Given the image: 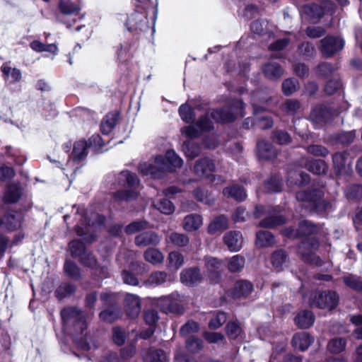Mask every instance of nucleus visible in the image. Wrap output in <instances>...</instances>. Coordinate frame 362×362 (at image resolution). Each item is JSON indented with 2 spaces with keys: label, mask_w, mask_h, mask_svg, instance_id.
I'll use <instances>...</instances> for the list:
<instances>
[{
  "label": "nucleus",
  "mask_w": 362,
  "mask_h": 362,
  "mask_svg": "<svg viewBox=\"0 0 362 362\" xmlns=\"http://www.w3.org/2000/svg\"><path fill=\"white\" fill-rule=\"evenodd\" d=\"M119 180L124 182L129 189L117 191L115 193L113 199L115 202H129L135 199L138 195L137 187L139 180L136 174L129 171H122Z\"/></svg>",
  "instance_id": "obj_1"
},
{
  "label": "nucleus",
  "mask_w": 362,
  "mask_h": 362,
  "mask_svg": "<svg viewBox=\"0 0 362 362\" xmlns=\"http://www.w3.org/2000/svg\"><path fill=\"white\" fill-rule=\"evenodd\" d=\"M322 192L318 189L300 191L297 192L296 199L300 202H308L316 212L322 214L332 209V204L322 199Z\"/></svg>",
  "instance_id": "obj_2"
},
{
  "label": "nucleus",
  "mask_w": 362,
  "mask_h": 362,
  "mask_svg": "<svg viewBox=\"0 0 362 362\" xmlns=\"http://www.w3.org/2000/svg\"><path fill=\"white\" fill-rule=\"evenodd\" d=\"M211 117L218 122H230L237 117H243V103L241 100H233L229 107L214 110Z\"/></svg>",
  "instance_id": "obj_3"
},
{
  "label": "nucleus",
  "mask_w": 362,
  "mask_h": 362,
  "mask_svg": "<svg viewBox=\"0 0 362 362\" xmlns=\"http://www.w3.org/2000/svg\"><path fill=\"white\" fill-rule=\"evenodd\" d=\"M64 329H67L70 326L74 325L77 331L80 330L81 334L86 329V324L84 319V315L75 308H64L61 312Z\"/></svg>",
  "instance_id": "obj_4"
},
{
  "label": "nucleus",
  "mask_w": 362,
  "mask_h": 362,
  "mask_svg": "<svg viewBox=\"0 0 362 362\" xmlns=\"http://www.w3.org/2000/svg\"><path fill=\"white\" fill-rule=\"evenodd\" d=\"M339 303V296L334 291L327 293L315 292L312 295L309 302L311 307L321 309L332 310L335 308Z\"/></svg>",
  "instance_id": "obj_5"
},
{
  "label": "nucleus",
  "mask_w": 362,
  "mask_h": 362,
  "mask_svg": "<svg viewBox=\"0 0 362 362\" xmlns=\"http://www.w3.org/2000/svg\"><path fill=\"white\" fill-rule=\"evenodd\" d=\"M319 247L318 241L313 238H308L300 243L298 246V252L302 259L312 264H320L319 257L315 256V252Z\"/></svg>",
  "instance_id": "obj_6"
},
{
  "label": "nucleus",
  "mask_w": 362,
  "mask_h": 362,
  "mask_svg": "<svg viewBox=\"0 0 362 362\" xmlns=\"http://www.w3.org/2000/svg\"><path fill=\"white\" fill-rule=\"evenodd\" d=\"M213 129V123L208 114L201 117L196 123L182 128L181 132L185 136L193 139L199 137L204 132H209Z\"/></svg>",
  "instance_id": "obj_7"
},
{
  "label": "nucleus",
  "mask_w": 362,
  "mask_h": 362,
  "mask_svg": "<svg viewBox=\"0 0 362 362\" xmlns=\"http://www.w3.org/2000/svg\"><path fill=\"white\" fill-rule=\"evenodd\" d=\"M320 226L315 225L308 221H302L299 223V228L294 230L291 228H286L282 230V234L289 238H296L299 236L308 235L317 233Z\"/></svg>",
  "instance_id": "obj_8"
},
{
  "label": "nucleus",
  "mask_w": 362,
  "mask_h": 362,
  "mask_svg": "<svg viewBox=\"0 0 362 362\" xmlns=\"http://www.w3.org/2000/svg\"><path fill=\"white\" fill-rule=\"evenodd\" d=\"M344 40L340 37L327 36L321 40V52L327 57H332L341 50Z\"/></svg>",
  "instance_id": "obj_9"
},
{
  "label": "nucleus",
  "mask_w": 362,
  "mask_h": 362,
  "mask_svg": "<svg viewBox=\"0 0 362 362\" xmlns=\"http://www.w3.org/2000/svg\"><path fill=\"white\" fill-rule=\"evenodd\" d=\"M333 116L334 113L332 112L329 107L319 105L313 108L310 115V119L315 125L320 127L327 122Z\"/></svg>",
  "instance_id": "obj_10"
},
{
  "label": "nucleus",
  "mask_w": 362,
  "mask_h": 362,
  "mask_svg": "<svg viewBox=\"0 0 362 362\" xmlns=\"http://www.w3.org/2000/svg\"><path fill=\"white\" fill-rule=\"evenodd\" d=\"M183 161L174 151H168L163 160H160V172L166 170L173 172L182 167Z\"/></svg>",
  "instance_id": "obj_11"
},
{
  "label": "nucleus",
  "mask_w": 362,
  "mask_h": 362,
  "mask_svg": "<svg viewBox=\"0 0 362 362\" xmlns=\"http://www.w3.org/2000/svg\"><path fill=\"white\" fill-rule=\"evenodd\" d=\"M222 262L212 257L205 258V269L209 278L213 281H218L222 269Z\"/></svg>",
  "instance_id": "obj_12"
},
{
  "label": "nucleus",
  "mask_w": 362,
  "mask_h": 362,
  "mask_svg": "<svg viewBox=\"0 0 362 362\" xmlns=\"http://www.w3.org/2000/svg\"><path fill=\"white\" fill-rule=\"evenodd\" d=\"M215 170V165L209 158L198 160L194 166V173L199 177H209Z\"/></svg>",
  "instance_id": "obj_13"
},
{
  "label": "nucleus",
  "mask_w": 362,
  "mask_h": 362,
  "mask_svg": "<svg viewBox=\"0 0 362 362\" xmlns=\"http://www.w3.org/2000/svg\"><path fill=\"white\" fill-rule=\"evenodd\" d=\"M180 280L185 285L192 286L201 283L202 276L198 268H189L186 269L181 272Z\"/></svg>",
  "instance_id": "obj_14"
},
{
  "label": "nucleus",
  "mask_w": 362,
  "mask_h": 362,
  "mask_svg": "<svg viewBox=\"0 0 362 362\" xmlns=\"http://www.w3.org/2000/svg\"><path fill=\"white\" fill-rule=\"evenodd\" d=\"M88 142L86 140L81 139L76 141L74 144L71 154L72 160L69 161L68 163L69 164L71 162L78 163L83 160L88 155Z\"/></svg>",
  "instance_id": "obj_15"
},
{
  "label": "nucleus",
  "mask_w": 362,
  "mask_h": 362,
  "mask_svg": "<svg viewBox=\"0 0 362 362\" xmlns=\"http://www.w3.org/2000/svg\"><path fill=\"white\" fill-rule=\"evenodd\" d=\"M125 308L127 315L136 318L141 312L139 298L134 294H127L125 296Z\"/></svg>",
  "instance_id": "obj_16"
},
{
  "label": "nucleus",
  "mask_w": 362,
  "mask_h": 362,
  "mask_svg": "<svg viewBox=\"0 0 362 362\" xmlns=\"http://www.w3.org/2000/svg\"><path fill=\"white\" fill-rule=\"evenodd\" d=\"M223 240L230 251H238L242 247L243 237L239 231H230L227 233Z\"/></svg>",
  "instance_id": "obj_17"
},
{
  "label": "nucleus",
  "mask_w": 362,
  "mask_h": 362,
  "mask_svg": "<svg viewBox=\"0 0 362 362\" xmlns=\"http://www.w3.org/2000/svg\"><path fill=\"white\" fill-rule=\"evenodd\" d=\"M1 70L6 83H15L21 80L22 74L20 69L10 66L8 63H4Z\"/></svg>",
  "instance_id": "obj_18"
},
{
  "label": "nucleus",
  "mask_w": 362,
  "mask_h": 362,
  "mask_svg": "<svg viewBox=\"0 0 362 362\" xmlns=\"http://www.w3.org/2000/svg\"><path fill=\"white\" fill-rule=\"evenodd\" d=\"M313 341V337L305 332L296 334L292 339L293 346L301 351L306 350Z\"/></svg>",
  "instance_id": "obj_19"
},
{
  "label": "nucleus",
  "mask_w": 362,
  "mask_h": 362,
  "mask_svg": "<svg viewBox=\"0 0 362 362\" xmlns=\"http://www.w3.org/2000/svg\"><path fill=\"white\" fill-rule=\"evenodd\" d=\"M139 170L144 175L156 179L158 171V156H155L153 160L141 163L139 166Z\"/></svg>",
  "instance_id": "obj_20"
},
{
  "label": "nucleus",
  "mask_w": 362,
  "mask_h": 362,
  "mask_svg": "<svg viewBox=\"0 0 362 362\" xmlns=\"http://www.w3.org/2000/svg\"><path fill=\"white\" fill-rule=\"evenodd\" d=\"M23 215L20 212L9 211L5 216L4 225L8 230H14L21 226Z\"/></svg>",
  "instance_id": "obj_21"
},
{
  "label": "nucleus",
  "mask_w": 362,
  "mask_h": 362,
  "mask_svg": "<svg viewBox=\"0 0 362 362\" xmlns=\"http://www.w3.org/2000/svg\"><path fill=\"white\" fill-rule=\"evenodd\" d=\"M228 228V219L224 215L216 216L208 226L210 234L221 233Z\"/></svg>",
  "instance_id": "obj_22"
},
{
  "label": "nucleus",
  "mask_w": 362,
  "mask_h": 362,
  "mask_svg": "<svg viewBox=\"0 0 362 362\" xmlns=\"http://www.w3.org/2000/svg\"><path fill=\"white\" fill-rule=\"evenodd\" d=\"M182 224L185 230L196 231L202 226L203 218L199 214H192L185 217Z\"/></svg>",
  "instance_id": "obj_23"
},
{
  "label": "nucleus",
  "mask_w": 362,
  "mask_h": 362,
  "mask_svg": "<svg viewBox=\"0 0 362 362\" xmlns=\"http://www.w3.org/2000/svg\"><path fill=\"white\" fill-rule=\"evenodd\" d=\"M257 146L258 156L261 159L272 160L277 155L276 149L268 142L264 141H259Z\"/></svg>",
  "instance_id": "obj_24"
},
{
  "label": "nucleus",
  "mask_w": 362,
  "mask_h": 362,
  "mask_svg": "<svg viewBox=\"0 0 362 362\" xmlns=\"http://www.w3.org/2000/svg\"><path fill=\"white\" fill-rule=\"evenodd\" d=\"M262 71L264 76L270 80L279 78L284 73L280 64L274 62L265 64L262 67Z\"/></svg>",
  "instance_id": "obj_25"
},
{
  "label": "nucleus",
  "mask_w": 362,
  "mask_h": 362,
  "mask_svg": "<svg viewBox=\"0 0 362 362\" xmlns=\"http://www.w3.org/2000/svg\"><path fill=\"white\" fill-rule=\"evenodd\" d=\"M223 193L225 197L233 198L238 202L245 200L247 197L245 189L237 184L224 188Z\"/></svg>",
  "instance_id": "obj_26"
},
{
  "label": "nucleus",
  "mask_w": 362,
  "mask_h": 362,
  "mask_svg": "<svg viewBox=\"0 0 362 362\" xmlns=\"http://www.w3.org/2000/svg\"><path fill=\"white\" fill-rule=\"evenodd\" d=\"M144 320L149 326V328L141 334V337L143 339L149 338L154 332L156 329V323L158 320L157 313L155 310H148L144 313Z\"/></svg>",
  "instance_id": "obj_27"
},
{
  "label": "nucleus",
  "mask_w": 362,
  "mask_h": 362,
  "mask_svg": "<svg viewBox=\"0 0 362 362\" xmlns=\"http://www.w3.org/2000/svg\"><path fill=\"white\" fill-rule=\"evenodd\" d=\"M333 165L337 173H341L344 170L346 171L350 165L349 155L347 153H336L333 157Z\"/></svg>",
  "instance_id": "obj_28"
},
{
  "label": "nucleus",
  "mask_w": 362,
  "mask_h": 362,
  "mask_svg": "<svg viewBox=\"0 0 362 362\" xmlns=\"http://www.w3.org/2000/svg\"><path fill=\"white\" fill-rule=\"evenodd\" d=\"M315 321V317L312 312L303 310L300 312L295 318V322L298 327L302 329H306L313 325Z\"/></svg>",
  "instance_id": "obj_29"
},
{
  "label": "nucleus",
  "mask_w": 362,
  "mask_h": 362,
  "mask_svg": "<svg viewBox=\"0 0 362 362\" xmlns=\"http://www.w3.org/2000/svg\"><path fill=\"white\" fill-rule=\"evenodd\" d=\"M252 288L250 282L244 280L238 281L234 286L233 295L235 298L246 296L251 293Z\"/></svg>",
  "instance_id": "obj_30"
},
{
  "label": "nucleus",
  "mask_w": 362,
  "mask_h": 362,
  "mask_svg": "<svg viewBox=\"0 0 362 362\" xmlns=\"http://www.w3.org/2000/svg\"><path fill=\"white\" fill-rule=\"evenodd\" d=\"M21 195V188L17 184L9 185L4 192V201L6 203H15Z\"/></svg>",
  "instance_id": "obj_31"
},
{
  "label": "nucleus",
  "mask_w": 362,
  "mask_h": 362,
  "mask_svg": "<svg viewBox=\"0 0 362 362\" xmlns=\"http://www.w3.org/2000/svg\"><path fill=\"white\" fill-rule=\"evenodd\" d=\"M301 12L310 19L320 18L325 15V11L322 10L321 5L319 6L315 4H310L304 6Z\"/></svg>",
  "instance_id": "obj_32"
},
{
  "label": "nucleus",
  "mask_w": 362,
  "mask_h": 362,
  "mask_svg": "<svg viewBox=\"0 0 362 362\" xmlns=\"http://www.w3.org/2000/svg\"><path fill=\"white\" fill-rule=\"evenodd\" d=\"M133 4L135 6V13L133 14V16H135L134 20L140 22L144 21L142 18H139L137 16H139V13H141V15L146 17L147 10L152 6L151 1L150 0H133Z\"/></svg>",
  "instance_id": "obj_33"
},
{
  "label": "nucleus",
  "mask_w": 362,
  "mask_h": 362,
  "mask_svg": "<svg viewBox=\"0 0 362 362\" xmlns=\"http://www.w3.org/2000/svg\"><path fill=\"white\" fill-rule=\"evenodd\" d=\"M275 243L274 235L269 231L260 230L256 235V244L259 247H269Z\"/></svg>",
  "instance_id": "obj_34"
},
{
  "label": "nucleus",
  "mask_w": 362,
  "mask_h": 362,
  "mask_svg": "<svg viewBox=\"0 0 362 362\" xmlns=\"http://www.w3.org/2000/svg\"><path fill=\"white\" fill-rule=\"evenodd\" d=\"M117 120V115L116 113H109L101 122V132L103 134H108L115 127Z\"/></svg>",
  "instance_id": "obj_35"
},
{
  "label": "nucleus",
  "mask_w": 362,
  "mask_h": 362,
  "mask_svg": "<svg viewBox=\"0 0 362 362\" xmlns=\"http://www.w3.org/2000/svg\"><path fill=\"white\" fill-rule=\"evenodd\" d=\"M310 181V176L308 174L300 171H291L288 173V182L291 184L297 185H307Z\"/></svg>",
  "instance_id": "obj_36"
},
{
  "label": "nucleus",
  "mask_w": 362,
  "mask_h": 362,
  "mask_svg": "<svg viewBox=\"0 0 362 362\" xmlns=\"http://www.w3.org/2000/svg\"><path fill=\"white\" fill-rule=\"evenodd\" d=\"M245 263V258L240 255H234L227 260L228 269L233 273L240 272L244 268Z\"/></svg>",
  "instance_id": "obj_37"
},
{
  "label": "nucleus",
  "mask_w": 362,
  "mask_h": 362,
  "mask_svg": "<svg viewBox=\"0 0 362 362\" xmlns=\"http://www.w3.org/2000/svg\"><path fill=\"white\" fill-rule=\"evenodd\" d=\"M305 167L310 172L317 175L325 173V172L327 171L326 163L322 160H308L305 163Z\"/></svg>",
  "instance_id": "obj_38"
},
{
  "label": "nucleus",
  "mask_w": 362,
  "mask_h": 362,
  "mask_svg": "<svg viewBox=\"0 0 362 362\" xmlns=\"http://www.w3.org/2000/svg\"><path fill=\"white\" fill-rule=\"evenodd\" d=\"M287 255L282 250L275 251L271 257V262L273 267L278 269H283L284 266L286 263Z\"/></svg>",
  "instance_id": "obj_39"
},
{
  "label": "nucleus",
  "mask_w": 362,
  "mask_h": 362,
  "mask_svg": "<svg viewBox=\"0 0 362 362\" xmlns=\"http://www.w3.org/2000/svg\"><path fill=\"white\" fill-rule=\"evenodd\" d=\"M30 47L38 52H47L52 53L53 54H57L58 52V48L55 44H43L38 40H34L30 43Z\"/></svg>",
  "instance_id": "obj_40"
},
{
  "label": "nucleus",
  "mask_w": 362,
  "mask_h": 362,
  "mask_svg": "<svg viewBox=\"0 0 362 362\" xmlns=\"http://www.w3.org/2000/svg\"><path fill=\"white\" fill-rule=\"evenodd\" d=\"M260 15L259 9L255 5H247L241 12L240 16H243V21L255 20Z\"/></svg>",
  "instance_id": "obj_41"
},
{
  "label": "nucleus",
  "mask_w": 362,
  "mask_h": 362,
  "mask_svg": "<svg viewBox=\"0 0 362 362\" xmlns=\"http://www.w3.org/2000/svg\"><path fill=\"white\" fill-rule=\"evenodd\" d=\"M193 197L197 201L202 202L207 205H211L214 202V199L211 197L208 191H205L199 187L192 192Z\"/></svg>",
  "instance_id": "obj_42"
},
{
  "label": "nucleus",
  "mask_w": 362,
  "mask_h": 362,
  "mask_svg": "<svg viewBox=\"0 0 362 362\" xmlns=\"http://www.w3.org/2000/svg\"><path fill=\"white\" fill-rule=\"evenodd\" d=\"M183 151L187 158L193 159L200 153V147L192 141H185L182 146Z\"/></svg>",
  "instance_id": "obj_43"
},
{
  "label": "nucleus",
  "mask_w": 362,
  "mask_h": 362,
  "mask_svg": "<svg viewBox=\"0 0 362 362\" xmlns=\"http://www.w3.org/2000/svg\"><path fill=\"white\" fill-rule=\"evenodd\" d=\"M184 263L183 256L178 252H172L168 255V267L177 270Z\"/></svg>",
  "instance_id": "obj_44"
},
{
  "label": "nucleus",
  "mask_w": 362,
  "mask_h": 362,
  "mask_svg": "<svg viewBox=\"0 0 362 362\" xmlns=\"http://www.w3.org/2000/svg\"><path fill=\"white\" fill-rule=\"evenodd\" d=\"M265 189L268 192H278L281 190L282 184L277 175L271 176L265 182Z\"/></svg>",
  "instance_id": "obj_45"
},
{
  "label": "nucleus",
  "mask_w": 362,
  "mask_h": 362,
  "mask_svg": "<svg viewBox=\"0 0 362 362\" xmlns=\"http://www.w3.org/2000/svg\"><path fill=\"white\" fill-rule=\"evenodd\" d=\"M59 10L65 15L73 14L78 11V7L70 0H59Z\"/></svg>",
  "instance_id": "obj_46"
},
{
  "label": "nucleus",
  "mask_w": 362,
  "mask_h": 362,
  "mask_svg": "<svg viewBox=\"0 0 362 362\" xmlns=\"http://www.w3.org/2000/svg\"><path fill=\"white\" fill-rule=\"evenodd\" d=\"M284 222L285 218L281 216H272L262 220L259 223V226L264 228H273L283 224Z\"/></svg>",
  "instance_id": "obj_47"
},
{
  "label": "nucleus",
  "mask_w": 362,
  "mask_h": 362,
  "mask_svg": "<svg viewBox=\"0 0 362 362\" xmlns=\"http://www.w3.org/2000/svg\"><path fill=\"white\" fill-rule=\"evenodd\" d=\"M119 316V310L116 308H109L100 313V318L107 322H112Z\"/></svg>",
  "instance_id": "obj_48"
},
{
  "label": "nucleus",
  "mask_w": 362,
  "mask_h": 362,
  "mask_svg": "<svg viewBox=\"0 0 362 362\" xmlns=\"http://www.w3.org/2000/svg\"><path fill=\"white\" fill-rule=\"evenodd\" d=\"M328 349L334 354L343 351L346 347V341L341 338L333 339L328 344Z\"/></svg>",
  "instance_id": "obj_49"
},
{
  "label": "nucleus",
  "mask_w": 362,
  "mask_h": 362,
  "mask_svg": "<svg viewBox=\"0 0 362 362\" xmlns=\"http://www.w3.org/2000/svg\"><path fill=\"white\" fill-rule=\"evenodd\" d=\"M157 235L153 233H144L139 235L135 238V243L138 245H148L156 241Z\"/></svg>",
  "instance_id": "obj_50"
},
{
  "label": "nucleus",
  "mask_w": 362,
  "mask_h": 362,
  "mask_svg": "<svg viewBox=\"0 0 362 362\" xmlns=\"http://www.w3.org/2000/svg\"><path fill=\"white\" fill-rule=\"evenodd\" d=\"M180 117L185 122H190L195 118L194 110L188 105H182L179 108Z\"/></svg>",
  "instance_id": "obj_51"
},
{
  "label": "nucleus",
  "mask_w": 362,
  "mask_h": 362,
  "mask_svg": "<svg viewBox=\"0 0 362 362\" xmlns=\"http://www.w3.org/2000/svg\"><path fill=\"white\" fill-rule=\"evenodd\" d=\"M105 217L99 215L96 213H91L90 217L88 218V214L86 213L83 216L82 221L86 223L88 226H100L103 224Z\"/></svg>",
  "instance_id": "obj_52"
},
{
  "label": "nucleus",
  "mask_w": 362,
  "mask_h": 362,
  "mask_svg": "<svg viewBox=\"0 0 362 362\" xmlns=\"http://www.w3.org/2000/svg\"><path fill=\"white\" fill-rule=\"evenodd\" d=\"M346 196L349 199H357L362 197V185H354L349 187L345 191Z\"/></svg>",
  "instance_id": "obj_53"
},
{
  "label": "nucleus",
  "mask_w": 362,
  "mask_h": 362,
  "mask_svg": "<svg viewBox=\"0 0 362 362\" xmlns=\"http://www.w3.org/2000/svg\"><path fill=\"white\" fill-rule=\"evenodd\" d=\"M169 240L178 247H184L189 243V238L186 235L177 233L170 234Z\"/></svg>",
  "instance_id": "obj_54"
},
{
  "label": "nucleus",
  "mask_w": 362,
  "mask_h": 362,
  "mask_svg": "<svg viewBox=\"0 0 362 362\" xmlns=\"http://www.w3.org/2000/svg\"><path fill=\"white\" fill-rule=\"evenodd\" d=\"M298 81L295 78H287L282 83L283 93L289 95L297 90Z\"/></svg>",
  "instance_id": "obj_55"
},
{
  "label": "nucleus",
  "mask_w": 362,
  "mask_h": 362,
  "mask_svg": "<svg viewBox=\"0 0 362 362\" xmlns=\"http://www.w3.org/2000/svg\"><path fill=\"white\" fill-rule=\"evenodd\" d=\"M69 249L74 257H81L85 252V247L83 243L79 240H73L69 243Z\"/></svg>",
  "instance_id": "obj_56"
},
{
  "label": "nucleus",
  "mask_w": 362,
  "mask_h": 362,
  "mask_svg": "<svg viewBox=\"0 0 362 362\" xmlns=\"http://www.w3.org/2000/svg\"><path fill=\"white\" fill-rule=\"evenodd\" d=\"M186 346L188 351L192 353H197L202 349L203 341L200 339L191 337L187 339L186 342Z\"/></svg>",
  "instance_id": "obj_57"
},
{
  "label": "nucleus",
  "mask_w": 362,
  "mask_h": 362,
  "mask_svg": "<svg viewBox=\"0 0 362 362\" xmlns=\"http://www.w3.org/2000/svg\"><path fill=\"white\" fill-rule=\"evenodd\" d=\"M307 151L313 156L322 157H325L329 153V151L326 147L317 144L308 146Z\"/></svg>",
  "instance_id": "obj_58"
},
{
  "label": "nucleus",
  "mask_w": 362,
  "mask_h": 362,
  "mask_svg": "<svg viewBox=\"0 0 362 362\" xmlns=\"http://www.w3.org/2000/svg\"><path fill=\"white\" fill-rule=\"evenodd\" d=\"M306 33L310 37L317 38L324 35L325 34V30L320 25L313 24L307 28Z\"/></svg>",
  "instance_id": "obj_59"
},
{
  "label": "nucleus",
  "mask_w": 362,
  "mask_h": 362,
  "mask_svg": "<svg viewBox=\"0 0 362 362\" xmlns=\"http://www.w3.org/2000/svg\"><path fill=\"white\" fill-rule=\"evenodd\" d=\"M226 332L230 339H235L240 335L242 329L237 323L232 322L226 325Z\"/></svg>",
  "instance_id": "obj_60"
},
{
  "label": "nucleus",
  "mask_w": 362,
  "mask_h": 362,
  "mask_svg": "<svg viewBox=\"0 0 362 362\" xmlns=\"http://www.w3.org/2000/svg\"><path fill=\"white\" fill-rule=\"evenodd\" d=\"M65 272L73 279H78L80 276V271L75 263L66 261L64 264Z\"/></svg>",
  "instance_id": "obj_61"
},
{
  "label": "nucleus",
  "mask_w": 362,
  "mask_h": 362,
  "mask_svg": "<svg viewBox=\"0 0 362 362\" xmlns=\"http://www.w3.org/2000/svg\"><path fill=\"white\" fill-rule=\"evenodd\" d=\"M75 291L74 286L71 284H64L61 285L57 290H56V296L59 299H62L64 297H65L66 295H69L72 293H74Z\"/></svg>",
  "instance_id": "obj_62"
},
{
  "label": "nucleus",
  "mask_w": 362,
  "mask_h": 362,
  "mask_svg": "<svg viewBox=\"0 0 362 362\" xmlns=\"http://www.w3.org/2000/svg\"><path fill=\"white\" fill-rule=\"evenodd\" d=\"M344 281L349 287L356 291H362V281L357 276L349 275L344 277Z\"/></svg>",
  "instance_id": "obj_63"
},
{
  "label": "nucleus",
  "mask_w": 362,
  "mask_h": 362,
  "mask_svg": "<svg viewBox=\"0 0 362 362\" xmlns=\"http://www.w3.org/2000/svg\"><path fill=\"white\" fill-rule=\"evenodd\" d=\"M335 67L329 63H322L317 68V74L322 77H327L332 74Z\"/></svg>",
  "instance_id": "obj_64"
}]
</instances>
